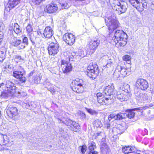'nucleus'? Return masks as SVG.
I'll use <instances>...</instances> for the list:
<instances>
[{
  "instance_id": "1",
  "label": "nucleus",
  "mask_w": 154,
  "mask_h": 154,
  "mask_svg": "<svg viewBox=\"0 0 154 154\" xmlns=\"http://www.w3.org/2000/svg\"><path fill=\"white\" fill-rule=\"evenodd\" d=\"M128 36L122 30H117L115 33L114 37L112 38L115 43V46L117 47L124 46L127 43Z\"/></svg>"
},
{
  "instance_id": "2",
  "label": "nucleus",
  "mask_w": 154,
  "mask_h": 154,
  "mask_svg": "<svg viewBox=\"0 0 154 154\" xmlns=\"http://www.w3.org/2000/svg\"><path fill=\"white\" fill-rule=\"evenodd\" d=\"M5 85L7 88V90H5L2 93L1 95L5 97H12L16 92V87L14 84L9 80H7Z\"/></svg>"
},
{
  "instance_id": "3",
  "label": "nucleus",
  "mask_w": 154,
  "mask_h": 154,
  "mask_svg": "<svg viewBox=\"0 0 154 154\" xmlns=\"http://www.w3.org/2000/svg\"><path fill=\"white\" fill-rule=\"evenodd\" d=\"M106 25L110 32H112L119 26V22L114 16H110L105 19Z\"/></svg>"
},
{
  "instance_id": "4",
  "label": "nucleus",
  "mask_w": 154,
  "mask_h": 154,
  "mask_svg": "<svg viewBox=\"0 0 154 154\" xmlns=\"http://www.w3.org/2000/svg\"><path fill=\"white\" fill-rule=\"evenodd\" d=\"M85 73L91 78L95 79L99 73L98 66L96 64H90L87 68Z\"/></svg>"
},
{
  "instance_id": "5",
  "label": "nucleus",
  "mask_w": 154,
  "mask_h": 154,
  "mask_svg": "<svg viewBox=\"0 0 154 154\" xmlns=\"http://www.w3.org/2000/svg\"><path fill=\"white\" fill-rule=\"evenodd\" d=\"M129 2L138 11L142 12L147 7L146 0H128Z\"/></svg>"
},
{
  "instance_id": "6",
  "label": "nucleus",
  "mask_w": 154,
  "mask_h": 154,
  "mask_svg": "<svg viewBox=\"0 0 154 154\" xmlns=\"http://www.w3.org/2000/svg\"><path fill=\"white\" fill-rule=\"evenodd\" d=\"M112 8L114 11H116L119 14L125 13L127 9V5L126 2H119L117 5L113 4Z\"/></svg>"
},
{
  "instance_id": "7",
  "label": "nucleus",
  "mask_w": 154,
  "mask_h": 154,
  "mask_svg": "<svg viewBox=\"0 0 154 154\" xmlns=\"http://www.w3.org/2000/svg\"><path fill=\"white\" fill-rule=\"evenodd\" d=\"M25 72L24 69L22 66H19L18 69L13 72V75L15 78L19 79L22 82H24L26 80V78L23 75Z\"/></svg>"
},
{
  "instance_id": "8",
  "label": "nucleus",
  "mask_w": 154,
  "mask_h": 154,
  "mask_svg": "<svg viewBox=\"0 0 154 154\" xmlns=\"http://www.w3.org/2000/svg\"><path fill=\"white\" fill-rule=\"evenodd\" d=\"M48 50L50 55L54 56L57 54L60 50L58 43L56 41L55 42H51L49 45Z\"/></svg>"
},
{
  "instance_id": "9",
  "label": "nucleus",
  "mask_w": 154,
  "mask_h": 154,
  "mask_svg": "<svg viewBox=\"0 0 154 154\" xmlns=\"http://www.w3.org/2000/svg\"><path fill=\"white\" fill-rule=\"evenodd\" d=\"M8 116L14 120L17 119L18 117V111L17 108L14 106H10L7 109Z\"/></svg>"
},
{
  "instance_id": "10",
  "label": "nucleus",
  "mask_w": 154,
  "mask_h": 154,
  "mask_svg": "<svg viewBox=\"0 0 154 154\" xmlns=\"http://www.w3.org/2000/svg\"><path fill=\"white\" fill-rule=\"evenodd\" d=\"M135 86L138 88L143 90L147 89L148 87V84L146 80L143 79H139L137 80Z\"/></svg>"
},
{
  "instance_id": "11",
  "label": "nucleus",
  "mask_w": 154,
  "mask_h": 154,
  "mask_svg": "<svg viewBox=\"0 0 154 154\" xmlns=\"http://www.w3.org/2000/svg\"><path fill=\"white\" fill-rule=\"evenodd\" d=\"M63 40L69 45H72L75 41V36L70 33H66L63 36Z\"/></svg>"
},
{
  "instance_id": "12",
  "label": "nucleus",
  "mask_w": 154,
  "mask_h": 154,
  "mask_svg": "<svg viewBox=\"0 0 154 154\" xmlns=\"http://www.w3.org/2000/svg\"><path fill=\"white\" fill-rule=\"evenodd\" d=\"M99 39L92 40L89 42V44L87 45V47L90 52L91 54L93 53L96 50L100 43Z\"/></svg>"
},
{
  "instance_id": "13",
  "label": "nucleus",
  "mask_w": 154,
  "mask_h": 154,
  "mask_svg": "<svg viewBox=\"0 0 154 154\" xmlns=\"http://www.w3.org/2000/svg\"><path fill=\"white\" fill-rule=\"evenodd\" d=\"M61 67L64 73H66L72 70V67L71 63L67 61L63 60L61 61Z\"/></svg>"
},
{
  "instance_id": "14",
  "label": "nucleus",
  "mask_w": 154,
  "mask_h": 154,
  "mask_svg": "<svg viewBox=\"0 0 154 154\" xmlns=\"http://www.w3.org/2000/svg\"><path fill=\"white\" fill-rule=\"evenodd\" d=\"M134 94L135 98L139 102H142L146 100L147 98L146 94L141 93L138 90V89L134 90Z\"/></svg>"
},
{
  "instance_id": "15",
  "label": "nucleus",
  "mask_w": 154,
  "mask_h": 154,
  "mask_svg": "<svg viewBox=\"0 0 154 154\" xmlns=\"http://www.w3.org/2000/svg\"><path fill=\"white\" fill-rule=\"evenodd\" d=\"M11 44L20 49H24L25 47V45L22 43L21 40L15 37H14L13 39L12 40Z\"/></svg>"
},
{
  "instance_id": "16",
  "label": "nucleus",
  "mask_w": 154,
  "mask_h": 154,
  "mask_svg": "<svg viewBox=\"0 0 154 154\" xmlns=\"http://www.w3.org/2000/svg\"><path fill=\"white\" fill-rule=\"evenodd\" d=\"M12 141H10L9 137L6 135L3 136L2 138L0 139V144L1 145L10 146L12 145Z\"/></svg>"
},
{
  "instance_id": "17",
  "label": "nucleus",
  "mask_w": 154,
  "mask_h": 154,
  "mask_svg": "<svg viewBox=\"0 0 154 154\" xmlns=\"http://www.w3.org/2000/svg\"><path fill=\"white\" fill-rule=\"evenodd\" d=\"M57 9L58 8L56 5H48L45 8L44 11L48 13H51L55 12Z\"/></svg>"
},
{
  "instance_id": "18",
  "label": "nucleus",
  "mask_w": 154,
  "mask_h": 154,
  "mask_svg": "<svg viewBox=\"0 0 154 154\" xmlns=\"http://www.w3.org/2000/svg\"><path fill=\"white\" fill-rule=\"evenodd\" d=\"M54 33V31L52 28L50 26L46 27L44 30L43 34L44 37L47 38H50L52 36Z\"/></svg>"
},
{
  "instance_id": "19",
  "label": "nucleus",
  "mask_w": 154,
  "mask_h": 154,
  "mask_svg": "<svg viewBox=\"0 0 154 154\" xmlns=\"http://www.w3.org/2000/svg\"><path fill=\"white\" fill-rule=\"evenodd\" d=\"M35 35L36 34L33 32L28 34V35L29 36V39L33 45H35L36 43H40L41 41L40 38L38 37H37Z\"/></svg>"
},
{
  "instance_id": "20",
  "label": "nucleus",
  "mask_w": 154,
  "mask_h": 154,
  "mask_svg": "<svg viewBox=\"0 0 154 154\" xmlns=\"http://www.w3.org/2000/svg\"><path fill=\"white\" fill-rule=\"evenodd\" d=\"M104 93L106 95L111 96L115 94V90L113 86H107L104 89Z\"/></svg>"
},
{
  "instance_id": "21",
  "label": "nucleus",
  "mask_w": 154,
  "mask_h": 154,
  "mask_svg": "<svg viewBox=\"0 0 154 154\" xmlns=\"http://www.w3.org/2000/svg\"><path fill=\"white\" fill-rule=\"evenodd\" d=\"M117 98L121 102L126 101L128 99V96L123 93L118 91L116 93Z\"/></svg>"
},
{
  "instance_id": "22",
  "label": "nucleus",
  "mask_w": 154,
  "mask_h": 154,
  "mask_svg": "<svg viewBox=\"0 0 154 154\" xmlns=\"http://www.w3.org/2000/svg\"><path fill=\"white\" fill-rule=\"evenodd\" d=\"M59 123L62 122L64 124H65L67 126H70L72 125V123L74 122L70 119H66L63 117H62L60 118H58L57 119Z\"/></svg>"
},
{
  "instance_id": "23",
  "label": "nucleus",
  "mask_w": 154,
  "mask_h": 154,
  "mask_svg": "<svg viewBox=\"0 0 154 154\" xmlns=\"http://www.w3.org/2000/svg\"><path fill=\"white\" fill-rule=\"evenodd\" d=\"M100 149L102 152L103 154H108L110 151L109 147L103 142L101 143Z\"/></svg>"
},
{
  "instance_id": "24",
  "label": "nucleus",
  "mask_w": 154,
  "mask_h": 154,
  "mask_svg": "<svg viewBox=\"0 0 154 154\" xmlns=\"http://www.w3.org/2000/svg\"><path fill=\"white\" fill-rule=\"evenodd\" d=\"M72 89L73 91L78 93H82L84 91L83 86H73Z\"/></svg>"
},
{
  "instance_id": "25",
  "label": "nucleus",
  "mask_w": 154,
  "mask_h": 154,
  "mask_svg": "<svg viewBox=\"0 0 154 154\" xmlns=\"http://www.w3.org/2000/svg\"><path fill=\"white\" fill-rule=\"evenodd\" d=\"M20 1V0H9L8 3L10 6H8L9 10H10L11 8L17 5L19 3Z\"/></svg>"
},
{
  "instance_id": "26",
  "label": "nucleus",
  "mask_w": 154,
  "mask_h": 154,
  "mask_svg": "<svg viewBox=\"0 0 154 154\" xmlns=\"http://www.w3.org/2000/svg\"><path fill=\"white\" fill-rule=\"evenodd\" d=\"M111 98L109 97H105L104 96H103L102 97L97 99V101L99 103L102 105H106L108 103V100Z\"/></svg>"
},
{
  "instance_id": "27",
  "label": "nucleus",
  "mask_w": 154,
  "mask_h": 154,
  "mask_svg": "<svg viewBox=\"0 0 154 154\" xmlns=\"http://www.w3.org/2000/svg\"><path fill=\"white\" fill-rule=\"evenodd\" d=\"M72 84L73 86H83V85L84 84V82L82 80L79 79H77L72 81Z\"/></svg>"
},
{
  "instance_id": "28",
  "label": "nucleus",
  "mask_w": 154,
  "mask_h": 154,
  "mask_svg": "<svg viewBox=\"0 0 154 154\" xmlns=\"http://www.w3.org/2000/svg\"><path fill=\"white\" fill-rule=\"evenodd\" d=\"M13 27V30L18 35L21 33L22 29L20 28V26L17 23H14Z\"/></svg>"
},
{
  "instance_id": "29",
  "label": "nucleus",
  "mask_w": 154,
  "mask_h": 154,
  "mask_svg": "<svg viewBox=\"0 0 154 154\" xmlns=\"http://www.w3.org/2000/svg\"><path fill=\"white\" fill-rule=\"evenodd\" d=\"M120 68V66L118 65L117 66L113 75V77L114 79H118L120 76L119 70L121 69Z\"/></svg>"
},
{
  "instance_id": "30",
  "label": "nucleus",
  "mask_w": 154,
  "mask_h": 154,
  "mask_svg": "<svg viewBox=\"0 0 154 154\" xmlns=\"http://www.w3.org/2000/svg\"><path fill=\"white\" fill-rule=\"evenodd\" d=\"M126 115L124 114V113L120 112L117 114H114L115 119L119 120H122L125 118V116Z\"/></svg>"
},
{
  "instance_id": "31",
  "label": "nucleus",
  "mask_w": 154,
  "mask_h": 154,
  "mask_svg": "<svg viewBox=\"0 0 154 154\" xmlns=\"http://www.w3.org/2000/svg\"><path fill=\"white\" fill-rule=\"evenodd\" d=\"M133 111L131 110H129L127 111L126 113H124V114L126 115L125 116V118H128L129 119H131L135 115V113L133 112Z\"/></svg>"
},
{
  "instance_id": "32",
  "label": "nucleus",
  "mask_w": 154,
  "mask_h": 154,
  "mask_svg": "<svg viewBox=\"0 0 154 154\" xmlns=\"http://www.w3.org/2000/svg\"><path fill=\"white\" fill-rule=\"evenodd\" d=\"M116 129V131L118 134H121L125 131L126 128L125 126L120 125Z\"/></svg>"
},
{
  "instance_id": "33",
  "label": "nucleus",
  "mask_w": 154,
  "mask_h": 154,
  "mask_svg": "<svg viewBox=\"0 0 154 154\" xmlns=\"http://www.w3.org/2000/svg\"><path fill=\"white\" fill-rule=\"evenodd\" d=\"M70 127L72 130L76 132L78 130L79 128V124L75 122L72 123Z\"/></svg>"
},
{
  "instance_id": "34",
  "label": "nucleus",
  "mask_w": 154,
  "mask_h": 154,
  "mask_svg": "<svg viewBox=\"0 0 154 154\" xmlns=\"http://www.w3.org/2000/svg\"><path fill=\"white\" fill-rule=\"evenodd\" d=\"M88 149L89 151H94V149L96 148L95 143L94 142H91L88 144Z\"/></svg>"
},
{
  "instance_id": "35",
  "label": "nucleus",
  "mask_w": 154,
  "mask_h": 154,
  "mask_svg": "<svg viewBox=\"0 0 154 154\" xmlns=\"http://www.w3.org/2000/svg\"><path fill=\"white\" fill-rule=\"evenodd\" d=\"M123 91L126 93H128L130 91V86L129 85L127 84H124L122 88Z\"/></svg>"
},
{
  "instance_id": "36",
  "label": "nucleus",
  "mask_w": 154,
  "mask_h": 154,
  "mask_svg": "<svg viewBox=\"0 0 154 154\" xmlns=\"http://www.w3.org/2000/svg\"><path fill=\"white\" fill-rule=\"evenodd\" d=\"M60 7H61V9H66L68 8L69 6L65 2H61L59 4Z\"/></svg>"
},
{
  "instance_id": "37",
  "label": "nucleus",
  "mask_w": 154,
  "mask_h": 154,
  "mask_svg": "<svg viewBox=\"0 0 154 154\" xmlns=\"http://www.w3.org/2000/svg\"><path fill=\"white\" fill-rule=\"evenodd\" d=\"M85 109L88 113L91 115H96L98 113V112L97 111L91 109L86 108Z\"/></svg>"
},
{
  "instance_id": "38",
  "label": "nucleus",
  "mask_w": 154,
  "mask_h": 154,
  "mask_svg": "<svg viewBox=\"0 0 154 154\" xmlns=\"http://www.w3.org/2000/svg\"><path fill=\"white\" fill-rule=\"evenodd\" d=\"M120 69L119 70V72L120 74L124 77L125 76L128 74L127 69L125 68L122 67L120 66Z\"/></svg>"
},
{
  "instance_id": "39",
  "label": "nucleus",
  "mask_w": 154,
  "mask_h": 154,
  "mask_svg": "<svg viewBox=\"0 0 154 154\" xmlns=\"http://www.w3.org/2000/svg\"><path fill=\"white\" fill-rule=\"evenodd\" d=\"M13 60L15 62L18 63L20 60H23L21 56L18 55H14L13 56Z\"/></svg>"
},
{
  "instance_id": "40",
  "label": "nucleus",
  "mask_w": 154,
  "mask_h": 154,
  "mask_svg": "<svg viewBox=\"0 0 154 154\" xmlns=\"http://www.w3.org/2000/svg\"><path fill=\"white\" fill-rule=\"evenodd\" d=\"M29 104L30 105L29 106H27V109H34L37 106V105L36 103V102L33 101H31L29 102Z\"/></svg>"
},
{
  "instance_id": "41",
  "label": "nucleus",
  "mask_w": 154,
  "mask_h": 154,
  "mask_svg": "<svg viewBox=\"0 0 154 154\" xmlns=\"http://www.w3.org/2000/svg\"><path fill=\"white\" fill-rule=\"evenodd\" d=\"M94 126L96 128L101 127L102 126V123L98 119L96 120L94 122Z\"/></svg>"
},
{
  "instance_id": "42",
  "label": "nucleus",
  "mask_w": 154,
  "mask_h": 154,
  "mask_svg": "<svg viewBox=\"0 0 154 154\" xmlns=\"http://www.w3.org/2000/svg\"><path fill=\"white\" fill-rule=\"evenodd\" d=\"M130 147L128 146H125L122 147V152L124 153L125 154H127L130 153Z\"/></svg>"
},
{
  "instance_id": "43",
  "label": "nucleus",
  "mask_w": 154,
  "mask_h": 154,
  "mask_svg": "<svg viewBox=\"0 0 154 154\" xmlns=\"http://www.w3.org/2000/svg\"><path fill=\"white\" fill-rule=\"evenodd\" d=\"M41 77L39 75H37L34 78V82L35 83H38L40 82V80Z\"/></svg>"
},
{
  "instance_id": "44",
  "label": "nucleus",
  "mask_w": 154,
  "mask_h": 154,
  "mask_svg": "<svg viewBox=\"0 0 154 154\" xmlns=\"http://www.w3.org/2000/svg\"><path fill=\"white\" fill-rule=\"evenodd\" d=\"M26 30L28 35L32 33L33 31V29L32 26L30 24H28L26 27Z\"/></svg>"
},
{
  "instance_id": "45",
  "label": "nucleus",
  "mask_w": 154,
  "mask_h": 154,
  "mask_svg": "<svg viewBox=\"0 0 154 154\" xmlns=\"http://www.w3.org/2000/svg\"><path fill=\"white\" fill-rule=\"evenodd\" d=\"M22 43H23V45H25V47L28 45V40L27 37L25 36L23 38V42H22Z\"/></svg>"
},
{
  "instance_id": "46",
  "label": "nucleus",
  "mask_w": 154,
  "mask_h": 154,
  "mask_svg": "<svg viewBox=\"0 0 154 154\" xmlns=\"http://www.w3.org/2000/svg\"><path fill=\"white\" fill-rule=\"evenodd\" d=\"M79 150H81L82 154H84L86 150V146L85 145L80 146L79 148Z\"/></svg>"
},
{
  "instance_id": "47",
  "label": "nucleus",
  "mask_w": 154,
  "mask_h": 154,
  "mask_svg": "<svg viewBox=\"0 0 154 154\" xmlns=\"http://www.w3.org/2000/svg\"><path fill=\"white\" fill-rule=\"evenodd\" d=\"M123 60L124 61H128L130 62V60L131 59V57L130 56L126 55L124 56L123 57Z\"/></svg>"
},
{
  "instance_id": "48",
  "label": "nucleus",
  "mask_w": 154,
  "mask_h": 154,
  "mask_svg": "<svg viewBox=\"0 0 154 154\" xmlns=\"http://www.w3.org/2000/svg\"><path fill=\"white\" fill-rule=\"evenodd\" d=\"M5 59V55L4 52L2 51H0V61L3 60Z\"/></svg>"
},
{
  "instance_id": "49",
  "label": "nucleus",
  "mask_w": 154,
  "mask_h": 154,
  "mask_svg": "<svg viewBox=\"0 0 154 154\" xmlns=\"http://www.w3.org/2000/svg\"><path fill=\"white\" fill-rule=\"evenodd\" d=\"M42 0H32L31 2L34 5L39 4Z\"/></svg>"
},
{
  "instance_id": "50",
  "label": "nucleus",
  "mask_w": 154,
  "mask_h": 154,
  "mask_svg": "<svg viewBox=\"0 0 154 154\" xmlns=\"http://www.w3.org/2000/svg\"><path fill=\"white\" fill-rule=\"evenodd\" d=\"M80 116L82 119H85L86 118V115L85 113L82 112H80Z\"/></svg>"
},
{
  "instance_id": "51",
  "label": "nucleus",
  "mask_w": 154,
  "mask_h": 154,
  "mask_svg": "<svg viewBox=\"0 0 154 154\" xmlns=\"http://www.w3.org/2000/svg\"><path fill=\"white\" fill-rule=\"evenodd\" d=\"M112 118L115 119L114 114H111L109 116L108 119L109 121H110Z\"/></svg>"
},
{
  "instance_id": "52",
  "label": "nucleus",
  "mask_w": 154,
  "mask_h": 154,
  "mask_svg": "<svg viewBox=\"0 0 154 154\" xmlns=\"http://www.w3.org/2000/svg\"><path fill=\"white\" fill-rule=\"evenodd\" d=\"M22 105L23 106L25 107L27 109V107H28V106H30L29 102H28L27 103L26 102H24L23 103H22Z\"/></svg>"
},
{
  "instance_id": "53",
  "label": "nucleus",
  "mask_w": 154,
  "mask_h": 154,
  "mask_svg": "<svg viewBox=\"0 0 154 154\" xmlns=\"http://www.w3.org/2000/svg\"><path fill=\"white\" fill-rule=\"evenodd\" d=\"M47 88V89L51 92H54L55 91V90L53 87L48 88V87H46Z\"/></svg>"
},
{
  "instance_id": "54",
  "label": "nucleus",
  "mask_w": 154,
  "mask_h": 154,
  "mask_svg": "<svg viewBox=\"0 0 154 154\" xmlns=\"http://www.w3.org/2000/svg\"><path fill=\"white\" fill-rule=\"evenodd\" d=\"M85 97L84 96H79L76 98V99L78 100H82L85 99Z\"/></svg>"
},
{
  "instance_id": "55",
  "label": "nucleus",
  "mask_w": 154,
  "mask_h": 154,
  "mask_svg": "<svg viewBox=\"0 0 154 154\" xmlns=\"http://www.w3.org/2000/svg\"><path fill=\"white\" fill-rule=\"evenodd\" d=\"M130 150L131 152H130V153H131L133 152H135V151L136 150V149L135 147H130Z\"/></svg>"
},
{
  "instance_id": "56",
  "label": "nucleus",
  "mask_w": 154,
  "mask_h": 154,
  "mask_svg": "<svg viewBox=\"0 0 154 154\" xmlns=\"http://www.w3.org/2000/svg\"><path fill=\"white\" fill-rule=\"evenodd\" d=\"M97 99H99V98H100L101 97H102L103 96H104L102 95V93H98L97 94Z\"/></svg>"
},
{
  "instance_id": "57",
  "label": "nucleus",
  "mask_w": 154,
  "mask_h": 154,
  "mask_svg": "<svg viewBox=\"0 0 154 154\" xmlns=\"http://www.w3.org/2000/svg\"><path fill=\"white\" fill-rule=\"evenodd\" d=\"M111 61L110 60V59H109V60L108 61L107 64L106 65V66L107 68L111 66Z\"/></svg>"
},
{
  "instance_id": "58",
  "label": "nucleus",
  "mask_w": 154,
  "mask_h": 154,
  "mask_svg": "<svg viewBox=\"0 0 154 154\" xmlns=\"http://www.w3.org/2000/svg\"><path fill=\"white\" fill-rule=\"evenodd\" d=\"M105 127L107 129H109L110 128V124L109 123H107L105 124Z\"/></svg>"
},
{
  "instance_id": "59",
  "label": "nucleus",
  "mask_w": 154,
  "mask_h": 154,
  "mask_svg": "<svg viewBox=\"0 0 154 154\" xmlns=\"http://www.w3.org/2000/svg\"><path fill=\"white\" fill-rule=\"evenodd\" d=\"M14 25L13 24H11L10 25L9 27V29L10 30H13V26Z\"/></svg>"
},
{
  "instance_id": "60",
  "label": "nucleus",
  "mask_w": 154,
  "mask_h": 154,
  "mask_svg": "<svg viewBox=\"0 0 154 154\" xmlns=\"http://www.w3.org/2000/svg\"><path fill=\"white\" fill-rule=\"evenodd\" d=\"M88 154H98V152L95 151H89Z\"/></svg>"
},
{
  "instance_id": "61",
  "label": "nucleus",
  "mask_w": 154,
  "mask_h": 154,
  "mask_svg": "<svg viewBox=\"0 0 154 154\" xmlns=\"http://www.w3.org/2000/svg\"><path fill=\"white\" fill-rule=\"evenodd\" d=\"M151 8L152 10L154 11V2L151 5Z\"/></svg>"
},
{
  "instance_id": "62",
  "label": "nucleus",
  "mask_w": 154,
  "mask_h": 154,
  "mask_svg": "<svg viewBox=\"0 0 154 154\" xmlns=\"http://www.w3.org/2000/svg\"><path fill=\"white\" fill-rule=\"evenodd\" d=\"M140 108H135L132 109V110L133 111L136 110H140Z\"/></svg>"
},
{
  "instance_id": "63",
  "label": "nucleus",
  "mask_w": 154,
  "mask_h": 154,
  "mask_svg": "<svg viewBox=\"0 0 154 154\" xmlns=\"http://www.w3.org/2000/svg\"><path fill=\"white\" fill-rule=\"evenodd\" d=\"M4 83H2L1 84H0L1 86L3 85H4Z\"/></svg>"
},
{
  "instance_id": "64",
  "label": "nucleus",
  "mask_w": 154,
  "mask_h": 154,
  "mask_svg": "<svg viewBox=\"0 0 154 154\" xmlns=\"http://www.w3.org/2000/svg\"><path fill=\"white\" fill-rule=\"evenodd\" d=\"M39 33H40V34H41L40 32H39V31H38L37 32V33L38 34H39Z\"/></svg>"
}]
</instances>
